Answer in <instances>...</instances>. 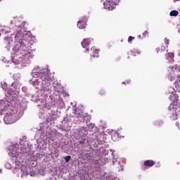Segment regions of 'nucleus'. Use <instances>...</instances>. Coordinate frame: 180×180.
Listing matches in <instances>:
<instances>
[{"label": "nucleus", "mask_w": 180, "mask_h": 180, "mask_svg": "<svg viewBox=\"0 0 180 180\" xmlns=\"http://www.w3.org/2000/svg\"><path fill=\"white\" fill-rule=\"evenodd\" d=\"M27 46H29V39H20L19 44L15 47L16 54L25 56V54L29 51V49H27Z\"/></svg>", "instance_id": "obj_1"}, {"label": "nucleus", "mask_w": 180, "mask_h": 180, "mask_svg": "<svg viewBox=\"0 0 180 180\" xmlns=\"http://www.w3.org/2000/svg\"><path fill=\"white\" fill-rule=\"evenodd\" d=\"M169 111L172 120H176L178 119V112H180V102L179 107L176 104L171 103L169 106Z\"/></svg>", "instance_id": "obj_2"}, {"label": "nucleus", "mask_w": 180, "mask_h": 180, "mask_svg": "<svg viewBox=\"0 0 180 180\" xmlns=\"http://www.w3.org/2000/svg\"><path fill=\"white\" fill-rule=\"evenodd\" d=\"M18 120V113L15 112H7L4 116V121L6 124H12Z\"/></svg>", "instance_id": "obj_3"}, {"label": "nucleus", "mask_w": 180, "mask_h": 180, "mask_svg": "<svg viewBox=\"0 0 180 180\" xmlns=\"http://www.w3.org/2000/svg\"><path fill=\"white\" fill-rule=\"evenodd\" d=\"M39 75L42 80L43 85L53 82V77L51 76V74H49L47 72H42Z\"/></svg>", "instance_id": "obj_4"}, {"label": "nucleus", "mask_w": 180, "mask_h": 180, "mask_svg": "<svg viewBox=\"0 0 180 180\" xmlns=\"http://www.w3.org/2000/svg\"><path fill=\"white\" fill-rule=\"evenodd\" d=\"M117 2H119V0H107L103 3L104 8L108 11H113L115 6L117 4Z\"/></svg>", "instance_id": "obj_5"}, {"label": "nucleus", "mask_w": 180, "mask_h": 180, "mask_svg": "<svg viewBox=\"0 0 180 180\" xmlns=\"http://www.w3.org/2000/svg\"><path fill=\"white\" fill-rule=\"evenodd\" d=\"M155 165V162L153 160H148L143 162V163L141 165V169L142 171H146V169H148V168H151V167H154Z\"/></svg>", "instance_id": "obj_6"}, {"label": "nucleus", "mask_w": 180, "mask_h": 180, "mask_svg": "<svg viewBox=\"0 0 180 180\" xmlns=\"http://www.w3.org/2000/svg\"><path fill=\"white\" fill-rule=\"evenodd\" d=\"M86 22H88V18L82 17L81 20L77 22V27H79V29H85V27H86Z\"/></svg>", "instance_id": "obj_7"}, {"label": "nucleus", "mask_w": 180, "mask_h": 180, "mask_svg": "<svg viewBox=\"0 0 180 180\" xmlns=\"http://www.w3.org/2000/svg\"><path fill=\"white\" fill-rule=\"evenodd\" d=\"M81 44L84 49H86L87 51H89V49H88V47L89 44H91V39L86 38L83 39Z\"/></svg>", "instance_id": "obj_8"}, {"label": "nucleus", "mask_w": 180, "mask_h": 180, "mask_svg": "<svg viewBox=\"0 0 180 180\" xmlns=\"http://www.w3.org/2000/svg\"><path fill=\"white\" fill-rule=\"evenodd\" d=\"M91 53H90L91 57L94 58H98L99 57V50L96 49L95 47L91 49Z\"/></svg>", "instance_id": "obj_9"}, {"label": "nucleus", "mask_w": 180, "mask_h": 180, "mask_svg": "<svg viewBox=\"0 0 180 180\" xmlns=\"http://www.w3.org/2000/svg\"><path fill=\"white\" fill-rule=\"evenodd\" d=\"M178 98L179 96H178V94H173L169 96V99L172 102H173L172 103H174V105H175L176 103H178Z\"/></svg>", "instance_id": "obj_10"}, {"label": "nucleus", "mask_w": 180, "mask_h": 180, "mask_svg": "<svg viewBox=\"0 0 180 180\" xmlns=\"http://www.w3.org/2000/svg\"><path fill=\"white\" fill-rule=\"evenodd\" d=\"M73 113L75 115V117H77V119H79L81 112H79V110H78L77 109H75L73 110Z\"/></svg>", "instance_id": "obj_11"}, {"label": "nucleus", "mask_w": 180, "mask_h": 180, "mask_svg": "<svg viewBox=\"0 0 180 180\" xmlns=\"http://www.w3.org/2000/svg\"><path fill=\"white\" fill-rule=\"evenodd\" d=\"M179 13L178 11L174 10L170 12L169 15L170 16H178Z\"/></svg>", "instance_id": "obj_12"}, {"label": "nucleus", "mask_w": 180, "mask_h": 180, "mask_svg": "<svg viewBox=\"0 0 180 180\" xmlns=\"http://www.w3.org/2000/svg\"><path fill=\"white\" fill-rule=\"evenodd\" d=\"M86 141V139H85V138H82L81 140L79 141V144H85V141Z\"/></svg>", "instance_id": "obj_13"}, {"label": "nucleus", "mask_w": 180, "mask_h": 180, "mask_svg": "<svg viewBox=\"0 0 180 180\" xmlns=\"http://www.w3.org/2000/svg\"><path fill=\"white\" fill-rule=\"evenodd\" d=\"M134 39H136V37L129 36L128 38V43L131 44V41H133V40H134Z\"/></svg>", "instance_id": "obj_14"}, {"label": "nucleus", "mask_w": 180, "mask_h": 180, "mask_svg": "<svg viewBox=\"0 0 180 180\" xmlns=\"http://www.w3.org/2000/svg\"><path fill=\"white\" fill-rule=\"evenodd\" d=\"M147 34H148V32L144 31L143 33L142 34V39H146Z\"/></svg>", "instance_id": "obj_15"}, {"label": "nucleus", "mask_w": 180, "mask_h": 180, "mask_svg": "<svg viewBox=\"0 0 180 180\" xmlns=\"http://www.w3.org/2000/svg\"><path fill=\"white\" fill-rule=\"evenodd\" d=\"M70 160H71V156L68 155V156H65V161L66 162H68V161H70Z\"/></svg>", "instance_id": "obj_16"}, {"label": "nucleus", "mask_w": 180, "mask_h": 180, "mask_svg": "<svg viewBox=\"0 0 180 180\" xmlns=\"http://www.w3.org/2000/svg\"><path fill=\"white\" fill-rule=\"evenodd\" d=\"M53 121V117H48L46 119V123H50V122Z\"/></svg>", "instance_id": "obj_17"}, {"label": "nucleus", "mask_w": 180, "mask_h": 180, "mask_svg": "<svg viewBox=\"0 0 180 180\" xmlns=\"http://www.w3.org/2000/svg\"><path fill=\"white\" fill-rule=\"evenodd\" d=\"M104 94H105V91L104 90H101L99 91V95H101V96H103Z\"/></svg>", "instance_id": "obj_18"}, {"label": "nucleus", "mask_w": 180, "mask_h": 180, "mask_svg": "<svg viewBox=\"0 0 180 180\" xmlns=\"http://www.w3.org/2000/svg\"><path fill=\"white\" fill-rule=\"evenodd\" d=\"M127 56H127V58H128V59L130 58V56H133V52H129V53H127Z\"/></svg>", "instance_id": "obj_19"}, {"label": "nucleus", "mask_w": 180, "mask_h": 180, "mask_svg": "<svg viewBox=\"0 0 180 180\" xmlns=\"http://www.w3.org/2000/svg\"><path fill=\"white\" fill-rule=\"evenodd\" d=\"M82 130H83L84 131H88V128L85 127H83L82 128Z\"/></svg>", "instance_id": "obj_20"}, {"label": "nucleus", "mask_w": 180, "mask_h": 180, "mask_svg": "<svg viewBox=\"0 0 180 180\" xmlns=\"http://www.w3.org/2000/svg\"><path fill=\"white\" fill-rule=\"evenodd\" d=\"M33 84H39V80L38 79H35L34 81Z\"/></svg>", "instance_id": "obj_21"}, {"label": "nucleus", "mask_w": 180, "mask_h": 180, "mask_svg": "<svg viewBox=\"0 0 180 180\" xmlns=\"http://www.w3.org/2000/svg\"><path fill=\"white\" fill-rule=\"evenodd\" d=\"M165 43L167 45L169 44V40L166 39Z\"/></svg>", "instance_id": "obj_22"}, {"label": "nucleus", "mask_w": 180, "mask_h": 180, "mask_svg": "<svg viewBox=\"0 0 180 180\" xmlns=\"http://www.w3.org/2000/svg\"><path fill=\"white\" fill-rule=\"evenodd\" d=\"M176 126L177 127H179V122H176Z\"/></svg>", "instance_id": "obj_23"}, {"label": "nucleus", "mask_w": 180, "mask_h": 180, "mask_svg": "<svg viewBox=\"0 0 180 180\" xmlns=\"http://www.w3.org/2000/svg\"><path fill=\"white\" fill-rule=\"evenodd\" d=\"M138 37H139V39H141V35H139Z\"/></svg>", "instance_id": "obj_24"}, {"label": "nucleus", "mask_w": 180, "mask_h": 180, "mask_svg": "<svg viewBox=\"0 0 180 180\" xmlns=\"http://www.w3.org/2000/svg\"><path fill=\"white\" fill-rule=\"evenodd\" d=\"M122 84H126V82H122Z\"/></svg>", "instance_id": "obj_25"}, {"label": "nucleus", "mask_w": 180, "mask_h": 180, "mask_svg": "<svg viewBox=\"0 0 180 180\" xmlns=\"http://www.w3.org/2000/svg\"><path fill=\"white\" fill-rule=\"evenodd\" d=\"M112 137L113 138V135H112Z\"/></svg>", "instance_id": "obj_26"}]
</instances>
